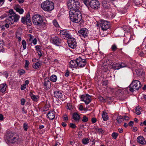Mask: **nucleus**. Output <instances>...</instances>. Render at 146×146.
<instances>
[{"label":"nucleus","mask_w":146,"mask_h":146,"mask_svg":"<svg viewBox=\"0 0 146 146\" xmlns=\"http://www.w3.org/2000/svg\"><path fill=\"white\" fill-rule=\"evenodd\" d=\"M69 14L70 19L73 22L78 23L82 19V14L79 10L74 11H70Z\"/></svg>","instance_id":"nucleus-1"},{"label":"nucleus","mask_w":146,"mask_h":146,"mask_svg":"<svg viewBox=\"0 0 146 146\" xmlns=\"http://www.w3.org/2000/svg\"><path fill=\"white\" fill-rule=\"evenodd\" d=\"M8 14V17L6 20V22H9V24H13L15 22H17L19 20L20 16L16 14L13 9H10Z\"/></svg>","instance_id":"nucleus-2"},{"label":"nucleus","mask_w":146,"mask_h":146,"mask_svg":"<svg viewBox=\"0 0 146 146\" xmlns=\"http://www.w3.org/2000/svg\"><path fill=\"white\" fill-rule=\"evenodd\" d=\"M68 9L71 11H75L79 10L80 4L78 0H68L67 4Z\"/></svg>","instance_id":"nucleus-3"},{"label":"nucleus","mask_w":146,"mask_h":146,"mask_svg":"<svg viewBox=\"0 0 146 146\" xmlns=\"http://www.w3.org/2000/svg\"><path fill=\"white\" fill-rule=\"evenodd\" d=\"M32 21L35 25L39 27L43 26L46 24L42 17L38 14L35 15L33 16L32 18Z\"/></svg>","instance_id":"nucleus-4"},{"label":"nucleus","mask_w":146,"mask_h":146,"mask_svg":"<svg viewBox=\"0 0 146 146\" xmlns=\"http://www.w3.org/2000/svg\"><path fill=\"white\" fill-rule=\"evenodd\" d=\"M41 6L44 10L47 11H51L54 8L53 2L49 0H46L42 2L41 4Z\"/></svg>","instance_id":"nucleus-5"},{"label":"nucleus","mask_w":146,"mask_h":146,"mask_svg":"<svg viewBox=\"0 0 146 146\" xmlns=\"http://www.w3.org/2000/svg\"><path fill=\"white\" fill-rule=\"evenodd\" d=\"M6 139L9 143H14L19 139V137L17 133L10 132L7 134Z\"/></svg>","instance_id":"nucleus-6"},{"label":"nucleus","mask_w":146,"mask_h":146,"mask_svg":"<svg viewBox=\"0 0 146 146\" xmlns=\"http://www.w3.org/2000/svg\"><path fill=\"white\" fill-rule=\"evenodd\" d=\"M141 86L140 82L138 80H133L129 86V90L132 92L138 90Z\"/></svg>","instance_id":"nucleus-7"},{"label":"nucleus","mask_w":146,"mask_h":146,"mask_svg":"<svg viewBox=\"0 0 146 146\" xmlns=\"http://www.w3.org/2000/svg\"><path fill=\"white\" fill-rule=\"evenodd\" d=\"M21 21L23 24L26 23L28 26H30L32 24L31 21V18L29 13H28L26 17H22L21 19Z\"/></svg>","instance_id":"nucleus-8"},{"label":"nucleus","mask_w":146,"mask_h":146,"mask_svg":"<svg viewBox=\"0 0 146 146\" xmlns=\"http://www.w3.org/2000/svg\"><path fill=\"white\" fill-rule=\"evenodd\" d=\"M76 62L77 63L78 68L84 67L86 64V61L85 59L79 57L76 58Z\"/></svg>","instance_id":"nucleus-9"},{"label":"nucleus","mask_w":146,"mask_h":146,"mask_svg":"<svg viewBox=\"0 0 146 146\" xmlns=\"http://www.w3.org/2000/svg\"><path fill=\"white\" fill-rule=\"evenodd\" d=\"M60 37L64 39H68L70 38L71 37L69 32L65 30H62L60 31Z\"/></svg>","instance_id":"nucleus-10"},{"label":"nucleus","mask_w":146,"mask_h":146,"mask_svg":"<svg viewBox=\"0 0 146 146\" xmlns=\"http://www.w3.org/2000/svg\"><path fill=\"white\" fill-rule=\"evenodd\" d=\"M81 101H84L86 105L88 104L91 101V97L88 94H84L82 95L81 97Z\"/></svg>","instance_id":"nucleus-11"},{"label":"nucleus","mask_w":146,"mask_h":146,"mask_svg":"<svg viewBox=\"0 0 146 146\" xmlns=\"http://www.w3.org/2000/svg\"><path fill=\"white\" fill-rule=\"evenodd\" d=\"M67 41L69 46L73 49L75 48L77 46L75 39L71 36V37Z\"/></svg>","instance_id":"nucleus-12"},{"label":"nucleus","mask_w":146,"mask_h":146,"mask_svg":"<svg viewBox=\"0 0 146 146\" xmlns=\"http://www.w3.org/2000/svg\"><path fill=\"white\" fill-rule=\"evenodd\" d=\"M90 6L92 9H97L100 7V4L97 0H91L90 1Z\"/></svg>","instance_id":"nucleus-13"},{"label":"nucleus","mask_w":146,"mask_h":146,"mask_svg":"<svg viewBox=\"0 0 146 146\" xmlns=\"http://www.w3.org/2000/svg\"><path fill=\"white\" fill-rule=\"evenodd\" d=\"M100 26L102 30L103 31H106L110 27V23H108L107 21L104 20L101 21Z\"/></svg>","instance_id":"nucleus-14"},{"label":"nucleus","mask_w":146,"mask_h":146,"mask_svg":"<svg viewBox=\"0 0 146 146\" xmlns=\"http://www.w3.org/2000/svg\"><path fill=\"white\" fill-rule=\"evenodd\" d=\"M61 39L57 36H55L52 38V42L56 45H59L61 43Z\"/></svg>","instance_id":"nucleus-15"},{"label":"nucleus","mask_w":146,"mask_h":146,"mask_svg":"<svg viewBox=\"0 0 146 146\" xmlns=\"http://www.w3.org/2000/svg\"><path fill=\"white\" fill-rule=\"evenodd\" d=\"M44 85V88L46 90H48L51 87V83L49 80L47 78L45 79Z\"/></svg>","instance_id":"nucleus-16"},{"label":"nucleus","mask_w":146,"mask_h":146,"mask_svg":"<svg viewBox=\"0 0 146 146\" xmlns=\"http://www.w3.org/2000/svg\"><path fill=\"white\" fill-rule=\"evenodd\" d=\"M70 67L71 68H78L77 63L76 62V60H72L70 61L69 64Z\"/></svg>","instance_id":"nucleus-17"},{"label":"nucleus","mask_w":146,"mask_h":146,"mask_svg":"<svg viewBox=\"0 0 146 146\" xmlns=\"http://www.w3.org/2000/svg\"><path fill=\"white\" fill-rule=\"evenodd\" d=\"M54 97L57 98H62L63 95L62 92L59 90H56L54 93Z\"/></svg>","instance_id":"nucleus-18"},{"label":"nucleus","mask_w":146,"mask_h":146,"mask_svg":"<svg viewBox=\"0 0 146 146\" xmlns=\"http://www.w3.org/2000/svg\"><path fill=\"white\" fill-rule=\"evenodd\" d=\"M79 34H81L84 37H87L88 36V30L86 28H83L78 31Z\"/></svg>","instance_id":"nucleus-19"},{"label":"nucleus","mask_w":146,"mask_h":146,"mask_svg":"<svg viewBox=\"0 0 146 146\" xmlns=\"http://www.w3.org/2000/svg\"><path fill=\"white\" fill-rule=\"evenodd\" d=\"M137 141L140 144L145 145L146 144V141L143 136H139L137 138Z\"/></svg>","instance_id":"nucleus-20"},{"label":"nucleus","mask_w":146,"mask_h":146,"mask_svg":"<svg viewBox=\"0 0 146 146\" xmlns=\"http://www.w3.org/2000/svg\"><path fill=\"white\" fill-rule=\"evenodd\" d=\"M80 115L76 112L74 113L72 115V118L76 122H78L80 119Z\"/></svg>","instance_id":"nucleus-21"},{"label":"nucleus","mask_w":146,"mask_h":146,"mask_svg":"<svg viewBox=\"0 0 146 146\" xmlns=\"http://www.w3.org/2000/svg\"><path fill=\"white\" fill-rule=\"evenodd\" d=\"M48 117L50 119H53L55 117L54 112L50 111L47 114Z\"/></svg>","instance_id":"nucleus-22"},{"label":"nucleus","mask_w":146,"mask_h":146,"mask_svg":"<svg viewBox=\"0 0 146 146\" xmlns=\"http://www.w3.org/2000/svg\"><path fill=\"white\" fill-rule=\"evenodd\" d=\"M41 64L42 62L41 61H38L35 63L33 64V67L34 68L37 69L41 65Z\"/></svg>","instance_id":"nucleus-23"},{"label":"nucleus","mask_w":146,"mask_h":146,"mask_svg":"<svg viewBox=\"0 0 146 146\" xmlns=\"http://www.w3.org/2000/svg\"><path fill=\"white\" fill-rule=\"evenodd\" d=\"M7 85L6 83L1 84L0 86V90L2 93L4 92L6 90Z\"/></svg>","instance_id":"nucleus-24"},{"label":"nucleus","mask_w":146,"mask_h":146,"mask_svg":"<svg viewBox=\"0 0 146 146\" xmlns=\"http://www.w3.org/2000/svg\"><path fill=\"white\" fill-rule=\"evenodd\" d=\"M102 6L105 9H107L110 7V4L109 2L105 0H103L102 2Z\"/></svg>","instance_id":"nucleus-25"},{"label":"nucleus","mask_w":146,"mask_h":146,"mask_svg":"<svg viewBox=\"0 0 146 146\" xmlns=\"http://www.w3.org/2000/svg\"><path fill=\"white\" fill-rule=\"evenodd\" d=\"M95 131L99 134H103L104 133L105 131L102 129V128H100L98 127L94 128Z\"/></svg>","instance_id":"nucleus-26"},{"label":"nucleus","mask_w":146,"mask_h":146,"mask_svg":"<svg viewBox=\"0 0 146 146\" xmlns=\"http://www.w3.org/2000/svg\"><path fill=\"white\" fill-rule=\"evenodd\" d=\"M112 67L115 70H119L121 68L120 64L117 63H113L112 65Z\"/></svg>","instance_id":"nucleus-27"},{"label":"nucleus","mask_w":146,"mask_h":146,"mask_svg":"<svg viewBox=\"0 0 146 146\" xmlns=\"http://www.w3.org/2000/svg\"><path fill=\"white\" fill-rule=\"evenodd\" d=\"M135 72L137 75L139 76H142L144 74L143 72L140 69H136L135 70Z\"/></svg>","instance_id":"nucleus-28"},{"label":"nucleus","mask_w":146,"mask_h":146,"mask_svg":"<svg viewBox=\"0 0 146 146\" xmlns=\"http://www.w3.org/2000/svg\"><path fill=\"white\" fill-rule=\"evenodd\" d=\"M123 121V117L122 116H118L117 119H116V121L119 124L121 123Z\"/></svg>","instance_id":"nucleus-29"},{"label":"nucleus","mask_w":146,"mask_h":146,"mask_svg":"<svg viewBox=\"0 0 146 146\" xmlns=\"http://www.w3.org/2000/svg\"><path fill=\"white\" fill-rule=\"evenodd\" d=\"M102 116V118L104 121H107L108 120V117L107 113L106 112L103 111Z\"/></svg>","instance_id":"nucleus-30"},{"label":"nucleus","mask_w":146,"mask_h":146,"mask_svg":"<svg viewBox=\"0 0 146 146\" xmlns=\"http://www.w3.org/2000/svg\"><path fill=\"white\" fill-rule=\"evenodd\" d=\"M14 9L17 12L19 13L20 14H22L24 12V10L23 9H21L17 7H15Z\"/></svg>","instance_id":"nucleus-31"},{"label":"nucleus","mask_w":146,"mask_h":146,"mask_svg":"<svg viewBox=\"0 0 146 146\" xmlns=\"http://www.w3.org/2000/svg\"><path fill=\"white\" fill-rule=\"evenodd\" d=\"M51 81L53 82H55L57 80V77L56 75H52L50 77Z\"/></svg>","instance_id":"nucleus-32"},{"label":"nucleus","mask_w":146,"mask_h":146,"mask_svg":"<svg viewBox=\"0 0 146 146\" xmlns=\"http://www.w3.org/2000/svg\"><path fill=\"white\" fill-rule=\"evenodd\" d=\"M29 95L31 96V98L34 101H36L37 100L38 97L33 95L32 92H30Z\"/></svg>","instance_id":"nucleus-33"},{"label":"nucleus","mask_w":146,"mask_h":146,"mask_svg":"<svg viewBox=\"0 0 146 146\" xmlns=\"http://www.w3.org/2000/svg\"><path fill=\"white\" fill-rule=\"evenodd\" d=\"M141 109V108L139 106L135 108L136 113L137 115H139L141 113L140 110Z\"/></svg>","instance_id":"nucleus-34"},{"label":"nucleus","mask_w":146,"mask_h":146,"mask_svg":"<svg viewBox=\"0 0 146 146\" xmlns=\"http://www.w3.org/2000/svg\"><path fill=\"white\" fill-rule=\"evenodd\" d=\"M133 2L136 5H140L142 2V0H133Z\"/></svg>","instance_id":"nucleus-35"},{"label":"nucleus","mask_w":146,"mask_h":146,"mask_svg":"<svg viewBox=\"0 0 146 146\" xmlns=\"http://www.w3.org/2000/svg\"><path fill=\"white\" fill-rule=\"evenodd\" d=\"M68 109L69 110L72 111L74 108V106L71 103L67 104Z\"/></svg>","instance_id":"nucleus-36"},{"label":"nucleus","mask_w":146,"mask_h":146,"mask_svg":"<svg viewBox=\"0 0 146 146\" xmlns=\"http://www.w3.org/2000/svg\"><path fill=\"white\" fill-rule=\"evenodd\" d=\"M82 2L87 7L90 5V1L88 0H82Z\"/></svg>","instance_id":"nucleus-37"},{"label":"nucleus","mask_w":146,"mask_h":146,"mask_svg":"<svg viewBox=\"0 0 146 146\" xmlns=\"http://www.w3.org/2000/svg\"><path fill=\"white\" fill-rule=\"evenodd\" d=\"M22 44L23 46V50L26 48V42L25 40H23L22 42Z\"/></svg>","instance_id":"nucleus-38"},{"label":"nucleus","mask_w":146,"mask_h":146,"mask_svg":"<svg viewBox=\"0 0 146 146\" xmlns=\"http://www.w3.org/2000/svg\"><path fill=\"white\" fill-rule=\"evenodd\" d=\"M2 75H4V76L6 78L8 77L9 74L7 72L5 71V72H0V75L1 76Z\"/></svg>","instance_id":"nucleus-39"},{"label":"nucleus","mask_w":146,"mask_h":146,"mask_svg":"<svg viewBox=\"0 0 146 146\" xmlns=\"http://www.w3.org/2000/svg\"><path fill=\"white\" fill-rule=\"evenodd\" d=\"M28 127V124L27 123H24L23 124V127L24 129V130L25 131H27Z\"/></svg>","instance_id":"nucleus-40"},{"label":"nucleus","mask_w":146,"mask_h":146,"mask_svg":"<svg viewBox=\"0 0 146 146\" xmlns=\"http://www.w3.org/2000/svg\"><path fill=\"white\" fill-rule=\"evenodd\" d=\"M89 139L87 138L83 139L82 140V143L84 144H86L89 143Z\"/></svg>","instance_id":"nucleus-41"},{"label":"nucleus","mask_w":146,"mask_h":146,"mask_svg":"<svg viewBox=\"0 0 146 146\" xmlns=\"http://www.w3.org/2000/svg\"><path fill=\"white\" fill-rule=\"evenodd\" d=\"M118 136V134L115 132L113 133L111 135L112 137L115 139H116L117 138Z\"/></svg>","instance_id":"nucleus-42"},{"label":"nucleus","mask_w":146,"mask_h":146,"mask_svg":"<svg viewBox=\"0 0 146 146\" xmlns=\"http://www.w3.org/2000/svg\"><path fill=\"white\" fill-rule=\"evenodd\" d=\"M111 48L112 49V51H115L116 49H118L116 45L115 44H113Z\"/></svg>","instance_id":"nucleus-43"},{"label":"nucleus","mask_w":146,"mask_h":146,"mask_svg":"<svg viewBox=\"0 0 146 146\" xmlns=\"http://www.w3.org/2000/svg\"><path fill=\"white\" fill-rule=\"evenodd\" d=\"M53 23L54 25L56 27H59V25L58 24L57 21L56 20H54L53 21Z\"/></svg>","instance_id":"nucleus-44"},{"label":"nucleus","mask_w":146,"mask_h":146,"mask_svg":"<svg viewBox=\"0 0 146 146\" xmlns=\"http://www.w3.org/2000/svg\"><path fill=\"white\" fill-rule=\"evenodd\" d=\"M99 100L102 102H106L105 99H104L102 96H100L99 97Z\"/></svg>","instance_id":"nucleus-45"},{"label":"nucleus","mask_w":146,"mask_h":146,"mask_svg":"<svg viewBox=\"0 0 146 146\" xmlns=\"http://www.w3.org/2000/svg\"><path fill=\"white\" fill-rule=\"evenodd\" d=\"M88 120V117L86 116H84L83 117V119L82 120V121L84 122H87Z\"/></svg>","instance_id":"nucleus-46"},{"label":"nucleus","mask_w":146,"mask_h":146,"mask_svg":"<svg viewBox=\"0 0 146 146\" xmlns=\"http://www.w3.org/2000/svg\"><path fill=\"white\" fill-rule=\"evenodd\" d=\"M18 72L20 75H22L25 73V71L23 69L19 70Z\"/></svg>","instance_id":"nucleus-47"},{"label":"nucleus","mask_w":146,"mask_h":146,"mask_svg":"<svg viewBox=\"0 0 146 146\" xmlns=\"http://www.w3.org/2000/svg\"><path fill=\"white\" fill-rule=\"evenodd\" d=\"M62 119L64 121H68V117L67 115L66 114L64 115L62 117Z\"/></svg>","instance_id":"nucleus-48"},{"label":"nucleus","mask_w":146,"mask_h":146,"mask_svg":"<svg viewBox=\"0 0 146 146\" xmlns=\"http://www.w3.org/2000/svg\"><path fill=\"white\" fill-rule=\"evenodd\" d=\"M120 67L121 68L125 67L127 66L126 64L124 63H121V64H120Z\"/></svg>","instance_id":"nucleus-49"},{"label":"nucleus","mask_w":146,"mask_h":146,"mask_svg":"<svg viewBox=\"0 0 146 146\" xmlns=\"http://www.w3.org/2000/svg\"><path fill=\"white\" fill-rule=\"evenodd\" d=\"M127 28V27L125 25L121 27V30L123 31H125Z\"/></svg>","instance_id":"nucleus-50"},{"label":"nucleus","mask_w":146,"mask_h":146,"mask_svg":"<svg viewBox=\"0 0 146 146\" xmlns=\"http://www.w3.org/2000/svg\"><path fill=\"white\" fill-rule=\"evenodd\" d=\"M25 61V67L26 68H28V67L29 65V61L27 60H26Z\"/></svg>","instance_id":"nucleus-51"},{"label":"nucleus","mask_w":146,"mask_h":146,"mask_svg":"<svg viewBox=\"0 0 146 146\" xmlns=\"http://www.w3.org/2000/svg\"><path fill=\"white\" fill-rule=\"evenodd\" d=\"M63 142V140L61 139L60 140V141H59L58 140L56 142V143L58 144V146H60V145H61Z\"/></svg>","instance_id":"nucleus-52"},{"label":"nucleus","mask_w":146,"mask_h":146,"mask_svg":"<svg viewBox=\"0 0 146 146\" xmlns=\"http://www.w3.org/2000/svg\"><path fill=\"white\" fill-rule=\"evenodd\" d=\"M123 120L128 121L129 119V117L127 116L123 115L122 116Z\"/></svg>","instance_id":"nucleus-53"},{"label":"nucleus","mask_w":146,"mask_h":146,"mask_svg":"<svg viewBox=\"0 0 146 146\" xmlns=\"http://www.w3.org/2000/svg\"><path fill=\"white\" fill-rule=\"evenodd\" d=\"M70 126L72 128H74L76 127V126L74 123H70Z\"/></svg>","instance_id":"nucleus-54"},{"label":"nucleus","mask_w":146,"mask_h":146,"mask_svg":"<svg viewBox=\"0 0 146 146\" xmlns=\"http://www.w3.org/2000/svg\"><path fill=\"white\" fill-rule=\"evenodd\" d=\"M25 100L24 98H22L21 100V104L22 105H23L25 104Z\"/></svg>","instance_id":"nucleus-55"},{"label":"nucleus","mask_w":146,"mask_h":146,"mask_svg":"<svg viewBox=\"0 0 146 146\" xmlns=\"http://www.w3.org/2000/svg\"><path fill=\"white\" fill-rule=\"evenodd\" d=\"M26 88V87L25 85L23 84V85L21 86V90H24Z\"/></svg>","instance_id":"nucleus-56"},{"label":"nucleus","mask_w":146,"mask_h":146,"mask_svg":"<svg viewBox=\"0 0 146 146\" xmlns=\"http://www.w3.org/2000/svg\"><path fill=\"white\" fill-rule=\"evenodd\" d=\"M108 62L107 61H106V62L105 61L104 62L103 64L102 65V67H104V66H106L108 64L107 63Z\"/></svg>","instance_id":"nucleus-57"},{"label":"nucleus","mask_w":146,"mask_h":146,"mask_svg":"<svg viewBox=\"0 0 146 146\" xmlns=\"http://www.w3.org/2000/svg\"><path fill=\"white\" fill-rule=\"evenodd\" d=\"M134 124V121H130L128 123L129 126L130 127L132 126Z\"/></svg>","instance_id":"nucleus-58"},{"label":"nucleus","mask_w":146,"mask_h":146,"mask_svg":"<svg viewBox=\"0 0 146 146\" xmlns=\"http://www.w3.org/2000/svg\"><path fill=\"white\" fill-rule=\"evenodd\" d=\"M41 48V46L39 45H37L35 46L36 49L37 51H39L40 50V48Z\"/></svg>","instance_id":"nucleus-59"},{"label":"nucleus","mask_w":146,"mask_h":146,"mask_svg":"<svg viewBox=\"0 0 146 146\" xmlns=\"http://www.w3.org/2000/svg\"><path fill=\"white\" fill-rule=\"evenodd\" d=\"M97 121V119L95 117H93L92 119V122L93 123H95Z\"/></svg>","instance_id":"nucleus-60"},{"label":"nucleus","mask_w":146,"mask_h":146,"mask_svg":"<svg viewBox=\"0 0 146 146\" xmlns=\"http://www.w3.org/2000/svg\"><path fill=\"white\" fill-rule=\"evenodd\" d=\"M69 75V72L68 70H67L65 74V76L66 77H68Z\"/></svg>","instance_id":"nucleus-61"},{"label":"nucleus","mask_w":146,"mask_h":146,"mask_svg":"<svg viewBox=\"0 0 146 146\" xmlns=\"http://www.w3.org/2000/svg\"><path fill=\"white\" fill-rule=\"evenodd\" d=\"M37 52L38 53L39 57H40L42 55L41 50L37 51Z\"/></svg>","instance_id":"nucleus-62"},{"label":"nucleus","mask_w":146,"mask_h":146,"mask_svg":"<svg viewBox=\"0 0 146 146\" xmlns=\"http://www.w3.org/2000/svg\"><path fill=\"white\" fill-rule=\"evenodd\" d=\"M37 40L36 38L34 39L33 40V42L34 45H35L36 44Z\"/></svg>","instance_id":"nucleus-63"},{"label":"nucleus","mask_w":146,"mask_h":146,"mask_svg":"<svg viewBox=\"0 0 146 146\" xmlns=\"http://www.w3.org/2000/svg\"><path fill=\"white\" fill-rule=\"evenodd\" d=\"M20 3H22L24 2L25 0H17Z\"/></svg>","instance_id":"nucleus-64"}]
</instances>
